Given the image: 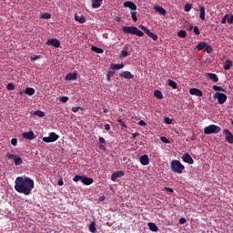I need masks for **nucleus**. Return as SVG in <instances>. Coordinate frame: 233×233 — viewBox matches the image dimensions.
<instances>
[{"mask_svg":"<svg viewBox=\"0 0 233 233\" xmlns=\"http://www.w3.org/2000/svg\"><path fill=\"white\" fill-rule=\"evenodd\" d=\"M189 94L191 96H197L198 97H203V91L198 88H191Z\"/></svg>","mask_w":233,"mask_h":233,"instance_id":"11","label":"nucleus"},{"mask_svg":"<svg viewBox=\"0 0 233 233\" xmlns=\"http://www.w3.org/2000/svg\"><path fill=\"white\" fill-rule=\"evenodd\" d=\"M199 17L201 21H205V6L199 7Z\"/></svg>","mask_w":233,"mask_h":233,"instance_id":"25","label":"nucleus"},{"mask_svg":"<svg viewBox=\"0 0 233 233\" xmlns=\"http://www.w3.org/2000/svg\"><path fill=\"white\" fill-rule=\"evenodd\" d=\"M207 77H208V79H210L214 83H218V81H219V78L218 77V75H216L214 73H208Z\"/></svg>","mask_w":233,"mask_h":233,"instance_id":"20","label":"nucleus"},{"mask_svg":"<svg viewBox=\"0 0 233 233\" xmlns=\"http://www.w3.org/2000/svg\"><path fill=\"white\" fill-rule=\"evenodd\" d=\"M59 139V135L56 134L55 132H51L49 134V137H45L42 138V141L44 143H54L55 141H57Z\"/></svg>","mask_w":233,"mask_h":233,"instance_id":"6","label":"nucleus"},{"mask_svg":"<svg viewBox=\"0 0 233 233\" xmlns=\"http://www.w3.org/2000/svg\"><path fill=\"white\" fill-rule=\"evenodd\" d=\"M104 128H105V130H106V131L110 130V125H109V124H106V125L104 126Z\"/></svg>","mask_w":233,"mask_h":233,"instance_id":"59","label":"nucleus"},{"mask_svg":"<svg viewBox=\"0 0 233 233\" xmlns=\"http://www.w3.org/2000/svg\"><path fill=\"white\" fill-rule=\"evenodd\" d=\"M231 67H232V62L230 60H226L223 66L224 70H230Z\"/></svg>","mask_w":233,"mask_h":233,"instance_id":"23","label":"nucleus"},{"mask_svg":"<svg viewBox=\"0 0 233 233\" xmlns=\"http://www.w3.org/2000/svg\"><path fill=\"white\" fill-rule=\"evenodd\" d=\"M81 182H82L84 185H92V183H94V178H92V177H86V176H83Z\"/></svg>","mask_w":233,"mask_h":233,"instance_id":"15","label":"nucleus"},{"mask_svg":"<svg viewBox=\"0 0 233 233\" xmlns=\"http://www.w3.org/2000/svg\"><path fill=\"white\" fill-rule=\"evenodd\" d=\"M206 52H207L208 54H211V53H212V46H206Z\"/></svg>","mask_w":233,"mask_h":233,"instance_id":"53","label":"nucleus"},{"mask_svg":"<svg viewBox=\"0 0 233 233\" xmlns=\"http://www.w3.org/2000/svg\"><path fill=\"white\" fill-rule=\"evenodd\" d=\"M50 17H52V15L49 13H45L42 15V19H50Z\"/></svg>","mask_w":233,"mask_h":233,"instance_id":"44","label":"nucleus"},{"mask_svg":"<svg viewBox=\"0 0 233 233\" xmlns=\"http://www.w3.org/2000/svg\"><path fill=\"white\" fill-rule=\"evenodd\" d=\"M5 156H6L7 159H14V160L17 157V156L14 155V154H11V153H6Z\"/></svg>","mask_w":233,"mask_h":233,"instance_id":"38","label":"nucleus"},{"mask_svg":"<svg viewBox=\"0 0 233 233\" xmlns=\"http://www.w3.org/2000/svg\"><path fill=\"white\" fill-rule=\"evenodd\" d=\"M98 141H99V143H101L102 145H105V143H106V140L103 138V137H99Z\"/></svg>","mask_w":233,"mask_h":233,"instance_id":"58","label":"nucleus"},{"mask_svg":"<svg viewBox=\"0 0 233 233\" xmlns=\"http://www.w3.org/2000/svg\"><path fill=\"white\" fill-rule=\"evenodd\" d=\"M167 85H168V86H171V88H174V90H177V83H176V81H174V80L168 79Z\"/></svg>","mask_w":233,"mask_h":233,"instance_id":"24","label":"nucleus"},{"mask_svg":"<svg viewBox=\"0 0 233 233\" xmlns=\"http://www.w3.org/2000/svg\"><path fill=\"white\" fill-rule=\"evenodd\" d=\"M11 145H13V147H17V140H16V138H12L11 139Z\"/></svg>","mask_w":233,"mask_h":233,"instance_id":"52","label":"nucleus"},{"mask_svg":"<svg viewBox=\"0 0 233 233\" xmlns=\"http://www.w3.org/2000/svg\"><path fill=\"white\" fill-rule=\"evenodd\" d=\"M114 72L113 71H108L107 72V74H106V80L107 81H110V78L112 77V76H114Z\"/></svg>","mask_w":233,"mask_h":233,"instance_id":"40","label":"nucleus"},{"mask_svg":"<svg viewBox=\"0 0 233 233\" xmlns=\"http://www.w3.org/2000/svg\"><path fill=\"white\" fill-rule=\"evenodd\" d=\"M170 167L172 172H175V174H181L185 170V166L179 160L171 161Z\"/></svg>","mask_w":233,"mask_h":233,"instance_id":"3","label":"nucleus"},{"mask_svg":"<svg viewBox=\"0 0 233 233\" xmlns=\"http://www.w3.org/2000/svg\"><path fill=\"white\" fill-rule=\"evenodd\" d=\"M60 101L62 103H67L68 102V96H61Z\"/></svg>","mask_w":233,"mask_h":233,"instance_id":"47","label":"nucleus"},{"mask_svg":"<svg viewBox=\"0 0 233 233\" xmlns=\"http://www.w3.org/2000/svg\"><path fill=\"white\" fill-rule=\"evenodd\" d=\"M154 9L156 10V12H158L160 14V15H167V10H165V8H163V6L155 5Z\"/></svg>","mask_w":233,"mask_h":233,"instance_id":"18","label":"nucleus"},{"mask_svg":"<svg viewBox=\"0 0 233 233\" xmlns=\"http://www.w3.org/2000/svg\"><path fill=\"white\" fill-rule=\"evenodd\" d=\"M165 190H167V192H174V189H172V187H165Z\"/></svg>","mask_w":233,"mask_h":233,"instance_id":"60","label":"nucleus"},{"mask_svg":"<svg viewBox=\"0 0 233 233\" xmlns=\"http://www.w3.org/2000/svg\"><path fill=\"white\" fill-rule=\"evenodd\" d=\"M138 27L141 30H143V32H145V34H147V35H149L152 33V32H150V30L147 26H145L143 25H140Z\"/></svg>","mask_w":233,"mask_h":233,"instance_id":"31","label":"nucleus"},{"mask_svg":"<svg viewBox=\"0 0 233 233\" xmlns=\"http://www.w3.org/2000/svg\"><path fill=\"white\" fill-rule=\"evenodd\" d=\"M66 79L67 81H76V79H77V73H68L66 76Z\"/></svg>","mask_w":233,"mask_h":233,"instance_id":"19","label":"nucleus"},{"mask_svg":"<svg viewBox=\"0 0 233 233\" xmlns=\"http://www.w3.org/2000/svg\"><path fill=\"white\" fill-rule=\"evenodd\" d=\"M148 227L151 232H157V226L156 225V223L149 222Z\"/></svg>","mask_w":233,"mask_h":233,"instance_id":"26","label":"nucleus"},{"mask_svg":"<svg viewBox=\"0 0 233 233\" xmlns=\"http://www.w3.org/2000/svg\"><path fill=\"white\" fill-rule=\"evenodd\" d=\"M111 70H121V68H125V65L123 64H111Z\"/></svg>","mask_w":233,"mask_h":233,"instance_id":"22","label":"nucleus"},{"mask_svg":"<svg viewBox=\"0 0 233 233\" xmlns=\"http://www.w3.org/2000/svg\"><path fill=\"white\" fill-rule=\"evenodd\" d=\"M22 137L24 139H28V141H32V139H35V136L32 131L22 133Z\"/></svg>","mask_w":233,"mask_h":233,"instance_id":"10","label":"nucleus"},{"mask_svg":"<svg viewBox=\"0 0 233 233\" xmlns=\"http://www.w3.org/2000/svg\"><path fill=\"white\" fill-rule=\"evenodd\" d=\"M184 9H185V12H190V10H192V5L186 4Z\"/></svg>","mask_w":233,"mask_h":233,"instance_id":"41","label":"nucleus"},{"mask_svg":"<svg viewBox=\"0 0 233 233\" xmlns=\"http://www.w3.org/2000/svg\"><path fill=\"white\" fill-rule=\"evenodd\" d=\"M99 201H105V196L100 197Z\"/></svg>","mask_w":233,"mask_h":233,"instance_id":"64","label":"nucleus"},{"mask_svg":"<svg viewBox=\"0 0 233 233\" xmlns=\"http://www.w3.org/2000/svg\"><path fill=\"white\" fill-rule=\"evenodd\" d=\"M46 45H48V46H54L55 48H59V46H61V43L56 38L48 39Z\"/></svg>","mask_w":233,"mask_h":233,"instance_id":"8","label":"nucleus"},{"mask_svg":"<svg viewBox=\"0 0 233 233\" xmlns=\"http://www.w3.org/2000/svg\"><path fill=\"white\" fill-rule=\"evenodd\" d=\"M63 185H64L63 179H59L58 180V186L63 187Z\"/></svg>","mask_w":233,"mask_h":233,"instance_id":"61","label":"nucleus"},{"mask_svg":"<svg viewBox=\"0 0 233 233\" xmlns=\"http://www.w3.org/2000/svg\"><path fill=\"white\" fill-rule=\"evenodd\" d=\"M30 59H39V56H32L30 57Z\"/></svg>","mask_w":233,"mask_h":233,"instance_id":"63","label":"nucleus"},{"mask_svg":"<svg viewBox=\"0 0 233 233\" xmlns=\"http://www.w3.org/2000/svg\"><path fill=\"white\" fill-rule=\"evenodd\" d=\"M34 115L37 116L38 117H45V113L41 110L35 111Z\"/></svg>","mask_w":233,"mask_h":233,"instance_id":"35","label":"nucleus"},{"mask_svg":"<svg viewBox=\"0 0 233 233\" xmlns=\"http://www.w3.org/2000/svg\"><path fill=\"white\" fill-rule=\"evenodd\" d=\"M148 36L151 37V39H153V41H157V35L151 32V33H149Z\"/></svg>","mask_w":233,"mask_h":233,"instance_id":"42","label":"nucleus"},{"mask_svg":"<svg viewBox=\"0 0 233 233\" xmlns=\"http://www.w3.org/2000/svg\"><path fill=\"white\" fill-rule=\"evenodd\" d=\"M138 125H140V127H147V122H145L144 120H140L138 122Z\"/></svg>","mask_w":233,"mask_h":233,"instance_id":"57","label":"nucleus"},{"mask_svg":"<svg viewBox=\"0 0 233 233\" xmlns=\"http://www.w3.org/2000/svg\"><path fill=\"white\" fill-rule=\"evenodd\" d=\"M127 56H128V51L123 50L120 55V57H127Z\"/></svg>","mask_w":233,"mask_h":233,"instance_id":"48","label":"nucleus"},{"mask_svg":"<svg viewBox=\"0 0 233 233\" xmlns=\"http://www.w3.org/2000/svg\"><path fill=\"white\" fill-rule=\"evenodd\" d=\"M165 123H166L167 125H172V120H171L170 118H168V117H166V118H165Z\"/></svg>","mask_w":233,"mask_h":233,"instance_id":"56","label":"nucleus"},{"mask_svg":"<svg viewBox=\"0 0 233 233\" xmlns=\"http://www.w3.org/2000/svg\"><path fill=\"white\" fill-rule=\"evenodd\" d=\"M23 164V158L19 157H15V165L18 167L19 165Z\"/></svg>","mask_w":233,"mask_h":233,"instance_id":"34","label":"nucleus"},{"mask_svg":"<svg viewBox=\"0 0 233 233\" xmlns=\"http://www.w3.org/2000/svg\"><path fill=\"white\" fill-rule=\"evenodd\" d=\"M125 176V171H116L111 175V180L116 181L118 177H123Z\"/></svg>","mask_w":233,"mask_h":233,"instance_id":"12","label":"nucleus"},{"mask_svg":"<svg viewBox=\"0 0 233 233\" xmlns=\"http://www.w3.org/2000/svg\"><path fill=\"white\" fill-rule=\"evenodd\" d=\"M223 134H224V136H225V138H226L227 143L232 144V143H233V135H232V132H230V130H228V129H224V130H223Z\"/></svg>","mask_w":233,"mask_h":233,"instance_id":"7","label":"nucleus"},{"mask_svg":"<svg viewBox=\"0 0 233 233\" xmlns=\"http://www.w3.org/2000/svg\"><path fill=\"white\" fill-rule=\"evenodd\" d=\"M120 126L122 127V130H126V128H128V126H127V123L124 121L120 123Z\"/></svg>","mask_w":233,"mask_h":233,"instance_id":"46","label":"nucleus"},{"mask_svg":"<svg viewBox=\"0 0 233 233\" xmlns=\"http://www.w3.org/2000/svg\"><path fill=\"white\" fill-rule=\"evenodd\" d=\"M92 8H99L103 5V0H91Z\"/></svg>","mask_w":233,"mask_h":233,"instance_id":"21","label":"nucleus"},{"mask_svg":"<svg viewBox=\"0 0 233 233\" xmlns=\"http://www.w3.org/2000/svg\"><path fill=\"white\" fill-rule=\"evenodd\" d=\"M228 25H233V15H231L228 18Z\"/></svg>","mask_w":233,"mask_h":233,"instance_id":"54","label":"nucleus"},{"mask_svg":"<svg viewBox=\"0 0 233 233\" xmlns=\"http://www.w3.org/2000/svg\"><path fill=\"white\" fill-rule=\"evenodd\" d=\"M75 21H77L80 23V25H83L84 23H86V18L85 15H78L77 14H75Z\"/></svg>","mask_w":233,"mask_h":233,"instance_id":"17","label":"nucleus"},{"mask_svg":"<svg viewBox=\"0 0 233 233\" xmlns=\"http://www.w3.org/2000/svg\"><path fill=\"white\" fill-rule=\"evenodd\" d=\"M193 31L195 32L196 35H199V27L195 26V27L193 28Z\"/></svg>","mask_w":233,"mask_h":233,"instance_id":"55","label":"nucleus"},{"mask_svg":"<svg viewBox=\"0 0 233 233\" xmlns=\"http://www.w3.org/2000/svg\"><path fill=\"white\" fill-rule=\"evenodd\" d=\"M213 99H218V105H224V103H227V96L225 95V93H215L213 95Z\"/></svg>","mask_w":233,"mask_h":233,"instance_id":"5","label":"nucleus"},{"mask_svg":"<svg viewBox=\"0 0 233 233\" xmlns=\"http://www.w3.org/2000/svg\"><path fill=\"white\" fill-rule=\"evenodd\" d=\"M154 96L157 99H163V93L159 90H155Z\"/></svg>","mask_w":233,"mask_h":233,"instance_id":"30","label":"nucleus"},{"mask_svg":"<svg viewBox=\"0 0 233 233\" xmlns=\"http://www.w3.org/2000/svg\"><path fill=\"white\" fill-rule=\"evenodd\" d=\"M91 50H92V52H95L96 54H103V52H104L102 48H99L96 46H91Z\"/></svg>","mask_w":233,"mask_h":233,"instance_id":"27","label":"nucleus"},{"mask_svg":"<svg viewBox=\"0 0 233 233\" xmlns=\"http://www.w3.org/2000/svg\"><path fill=\"white\" fill-rule=\"evenodd\" d=\"M115 21H117V23L121 22V17L120 16H116Z\"/></svg>","mask_w":233,"mask_h":233,"instance_id":"62","label":"nucleus"},{"mask_svg":"<svg viewBox=\"0 0 233 233\" xmlns=\"http://www.w3.org/2000/svg\"><path fill=\"white\" fill-rule=\"evenodd\" d=\"M124 6L126 8H130V10H137V5H136V4H134V2L126 1V2H124Z\"/></svg>","mask_w":233,"mask_h":233,"instance_id":"13","label":"nucleus"},{"mask_svg":"<svg viewBox=\"0 0 233 233\" xmlns=\"http://www.w3.org/2000/svg\"><path fill=\"white\" fill-rule=\"evenodd\" d=\"M79 110H83V107L81 106L72 107V112H79Z\"/></svg>","mask_w":233,"mask_h":233,"instance_id":"49","label":"nucleus"},{"mask_svg":"<svg viewBox=\"0 0 233 233\" xmlns=\"http://www.w3.org/2000/svg\"><path fill=\"white\" fill-rule=\"evenodd\" d=\"M96 230H97V229L96 228V222H95V221L91 222V223L89 224V231H90L91 233H96Z\"/></svg>","mask_w":233,"mask_h":233,"instance_id":"28","label":"nucleus"},{"mask_svg":"<svg viewBox=\"0 0 233 233\" xmlns=\"http://www.w3.org/2000/svg\"><path fill=\"white\" fill-rule=\"evenodd\" d=\"M149 161L150 160L148 159V155H143L140 157V163L144 167H147V165H148Z\"/></svg>","mask_w":233,"mask_h":233,"instance_id":"16","label":"nucleus"},{"mask_svg":"<svg viewBox=\"0 0 233 233\" xmlns=\"http://www.w3.org/2000/svg\"><path fill=\"white\" fill-rule=\"evenodd\" d=\"M221 132V127L216 125H209L204 127V134H219Z\"/></svg>","mask_w":233,"mask_h":233,"instance_id":"4","label":"nucleus"},{"mask_svg":"<svg viewBox=\"0 0 233 233\" xmlns=\"http://www.w3.org/2000/svg\"><path fill=\"white\" fill-rule=\"evenodd\" d=\"M213 90H215V92H225V89L218 86H213Z\"/></svg>","mask_w":233,"mask_h":233,"instance_id":"37","label":"nucleus"},{"mask_svg":"<svg viewBox=\"0 0 233 233\" xmlns=\"http://www.w3.org/2000/svg\"><path fill=\"white\" fill-rule=\"evenodd\" d=\"M207 43L206 42H200L197 48L198 50H204V48H207Z\"/></svg>","mask_w":233,"mask_h":233,"instance_id":"33","label":"nucleus"},{"mask_svg":"<svg viewBox=\"0 0 233 233\" xmlns=\"http://www.w3.org/2000/svg\"><path fill=\"white\" fill-rule=\"evenodd\" d=\"M137 13L136 11L131 12V17H132L134 23H137Z\"/></svg>","mask_w":233,"mask_h":233,"instance_id":"36","label":"nucleus"},{"mask_svg":"<svg viewBox=\"0 0 233 233\" xmlns=\"http://www.w3.org/2000/svg\"><path fill=\"white\" fill-rule=\"evenodd\" d=\"M119 77H124V79H134V75L129 71H125L119 74Z\"/></svg>","mask_w":233,"mask_h":233,"instance_id":"14","label":"nucleus"},{"mask_svg":"<svg viewBox=\"0 0 233 233\" xmlns=\"http://www.w3.org/2000/svg\"><path fill=\"white\" fill-rule=\"evenodd\" d=\"M15 190L19 194L30 196L34 190V179L30 177H17L15 181Z\"/></svg>","mask_w":233,"mask_h":233,"instance_id":"1","label":"nucleus"},{"mask_svg":"<svg viewBox=\"0 0 233 233\" xmlns=\"http://www.w3.org/2000/svg\"><path fill=\"white\" fill-rule=\"evenodd\" d=\"M6 88H7V90H10V91L15 90V86H14V84L9 83V84H7Z\"/></svg>","mask_w":233,"mask_h":233,"instance_id":"43","label":"nucleus"},{"mask_svg":"<svg viewBox=\"0 0 233 233\" xmlns=\"http://www.w3.org/2000/svg\"><path fill=\"white\" fill-rule=\"evenodd\" d=\"M83 179V176H79V175H76L74 177H73V181H82Z\"/></svg>","mask_w":233,"mask_h":233,"instance_id":"39","label":"nucleus"},{"mask_svg":"<svg viewBox=\"0 0 233 233\" xmlns=\"http://www.w3.org/2000/svg\"><path fill=\"white\" fill-rule=\"evenodd\" d=\"M25 94H27V96H34V94H35V89L33 87H27L25 88Z\"/></svg>","mask_w":233,"mask_h":233,"instance_id":"29","label":"nucleus"},{"mask_svg":"<svg viewBox=\"0 0 233 233\" xmlns=\"http://www.w3.org/2000/svg\"><path fill=\"white\" fill-rule=\"evenodd\" d=\"M25 89L20 88L18 90L17 95L20 96L21 97H23V96H25Z\"/></svg>","mask_w":233,"mask_h":233,"instance_id":"45","label":"nucleus"},{"mask_svg":"<svg viewBox=\"0 0 233 233\" xmlns=\"http://www.w3.org/2000/svg\"><path fill=\"white\" fill-rule=\"evenodd\" d=\"M122 32L124 34H132V35H137L138 37H143L145 33L143 31L137 29L136 26H122Z\"/></svg>","mask_w":233,"mask_h":233,"instance_id":"2","label":"nucleus"},{"mask_svg":"<svg viewBox=\"0 0 233 233\" xmlns=\"http://www.w3.org/2000/svg\"><path fill=\"white\" fill-rule=\"evenodd\" d=\"M182 159H183L184 163H187L188 165H194V159L188 153H185L182 156Z\"/></svg>","mask_w":233,"mask_h":233,"instance_id":"9","label":"nucleus"},{"mask_svg":"<svg viewBox=\"0 0 233 233\" xmlns=\"http://www.w3.org/2000/svg\"><path fill=\"white\" fill-rule=\"evenodd\" d=\"M178 223H179V225H185V223H187V218H181L178 220Z\"/></svg>","mask_w":233,"mask_h":233,"instance_id":"50","label":"nucleus"},{"mask_svg":"<svg viewBox=\"0 0 233 233\" xmlns=\"http://www.w3.org/2000/svg\"><path fill=\"white\" fill-rule=\"evenodd\" d=\"M160 140L162 141V143H170V140H168L166 137H161Z\"/></svg>","mask_w":233,"mask_h":233,"instance_id":"51","label":"nucleus"},{"mask_svg":"<svg viewBox=\"0 0 233 233\" xmlns=\"http://www.w3.org/2000/svg\"><path fill=\"white\" fill-rule=\"evenodd\" d=\"M178 37H181V39H185L187 37V31L180 30L177 32Z\"/></svg>","mask_w":233,"mask_h":233,"instance_id":"32","label":"nucleus"}]
</instances>
